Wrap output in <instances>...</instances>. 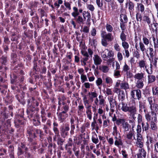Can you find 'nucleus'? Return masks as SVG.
Instances as JSON below:
<instances>
[{"label": "nucleus", "mask_w": 158, "mask_h": 158, "mask_svg": "<svg viewBox=\"0 0 158 158\" xmlns=\"http://www.w3.org/2000/svg\"><path fill=\"white\" fill-rule=\"evenodd\" d=\"M135 6V5L134 3L132 1H131L130 0H129L128 9L131 14V13H133L134 10Z\"/></svg>", "instance_id": "33"}, {"label": "nucleus", "mask_w": 158, "mask_h": 158, "mask_svg": "<svg viewBox=\"0 0 158 158\" xmlns=\"http://www.w3.org/2000/svg\"><path fill=\"white\" fill-rule=\"evenodd\" d=\"M130 94L131 98L134 101L136 99L140 100L142 97L141 91L139 89L132 90L131 91Z\"/></svg>", "instance_id": "13"}, {"label": "nucleus", "mask_w": 158, "mask_h": 158, "mask_svg": "<svg viewBox=\"0 0 158 158\" xmlns=\"http://www.w3.org/2000/svg\"><path fill=\"white\" fill-rule=\"evenodd\" d=\"M4 126L0 128V136L6 135L8 139H10V137H12L14 135L15 129L10 127L11 126L10 119L7 120V123Z\"/></svg>", "instance_id": "4"}, {"label": "nucleus", "mask_w": 158, "mask_h": 158, "mask_svg": "<svg viewBox=\"0 0 158 158\" xmlns=\"http://www.w3.org/2000/svg\"><path fill=\"white\" fill-rule=\"evenodd\" d=\"M148 84H150L155 82L156 80L155 76L153 75H148Z\"/></svg>", "instance_id": "45"}, {"label": "nucleus", "mask_w": 158, "mask_h": 158, "mask_svg": "<svg viewBox=\"0 0 158 158\" xmlns=\"http://www.w3.org/2000/svg\"><path fill=\"white\" fill-rule=\"evenodd\" d=\"M41 41L40 40H35V44L37 48V50L38 52H41L42 48V46L41 45Z\"/></svg>", "instance_id": "43"}, {"label": "nucleus", "mask_w": 158, "mask_h": 158, "mask_svg": "<svg viewBox=\"0 0 158 158\" xmlns=\"http://www.w3.org/2000/svg\"><path fill=\"white\" fill-rule=\"evenodd\" d=\"M74 145V143L73 142L72 138H69L68 139V143L66 145L65 148H67V147H72V146H73Z\"/></svg>", "instance_id": "59"}, {"label": "nucleus", "mask_w": 158, "mask_h": 158, "mask_svg": "<svg viewBox=\"0 0 158 158\" xmlns=\"http://www.w3.org/2000/svg\"><path fill=\"white\" fill-rule=\"evenodd\" d=\"M56 145L55 143H50L49 144L48 146V151L49 153L51 154H52V148L55 149L56 148Z\"/></svg>", "instance_id": "42"}, {"label": "nucleus", "mask_w": 158, "mask_h": 158, "mask_svg": "<svg viewBox=\"0 0 158 158\" xmlns=\"http://www.w3.org/2000/svg\"><path fill=\"white\" fill-rule=\"evenodd\" d=\"M40 72V68L37 64L33 65L32 69L30 71L29 75L32 77L35 74H39Z\"/></svg>", "instance_id": "20"}, {"label": "nucleus", "mask_w": 158, "mask_h": 158, "mask_svg": "<svg viewBox=\"0 0 158 158\" xmlns=\"http://www.w3.org/2000/svg\"><path fill=\"white\" fill-rule=\"evenodd\" d=\"M152 94L155 97L158 96V86H155L152 87Z\"/></svg>", "instance_id": "48"}, {"label": "nucleus", "mask_w": 158, "mask_h": 158, "mask_svg": "<svg viewBox=\"0 0 158 158\" xmlns=\"http://www.w3.org/2000/svg\"><path fill=\"white\" fill-rule=\"evenodd\" d=\"M29 110H26V112L28 118L29 119L33 118L34 116L37 114H38V112L39 111L40 109L38 107L31 106Z\"/></svg>", "instance_id": "12"}, {"label": "nucleus", "mask_w": 158, "mask_h": 158, "mask_svg": "<svg viewBox=\"0 0 158 158\" xmlns=\"http://www.w3.org/2000/svg\"><path fill=\"white\" fill-rule=\"evenodd\" d=\"M120 27L122 30V31H125L126 29V23L123 22V19H121L120 20Z\"/></svg>", "instance_id": "49"}, {"label": "nucleus", "mask_w": 158, "mask_h": 158, "mask_svg": "<svg viewBox=\"0 0 158 158\" xmlns=\"http://www.w3.org/2000/svg\"><path fill=\"white\" fill-rule=\"evenodd\" d=\"M149 50V54L150 56V57L151 59H153L154 56V50L151 47V46H149L148 48L146 51V52L147 54V56H149L148 54L147 53V52Z\"/></svg>", "instance_id": "38"}, {"label": "nucleus", "mask_w": 158, "mask_h": 158, "mask_svg": "<svg viewBox=\"0 0 158 158\" xmlns=\"http://www.w3.org/2000/svg\"><path fill=\"white\" fill-rule=\"evenodd\" d=\"M7 57L6 56L3 55L0 58V63L2 65H6L7 64Z\"/></svg>", "instance_id": "36"}, {"label": "nucleus", "mask_w": 158, "mask_h": 158, "mask_svg": "<svg viewBox=\"0 0 158 158\" xmlns=\"http://www.w3.org/2000/svg\"><path fill=\"white\" fill-rule=\"evenodd\" d=\"M108 67L107 66L105 65H102V66H100L99 69L102 70L104 73H106L108 71Z\"/></svg>", "instance_id": "64"}, {"label": "nucleus", "mask_w": 158, "mask_h": 158, "mask_svg": "<svg viewBox=\"0 0 158 158\" xmlns=\"http://www.w3.org/2000/svg\"><path fill=\"white\" fill-rule=\"evenodd\" d=\"M114 139L116 140L114 142V145L116 146L119 147V146L123 145V143L120 136H119L118 138L117 137H115Z\"/></svg>", "instance_id": "25"}, {"label": "nucleus", "mask_w": 158, "mask_h": 158, "mask_svg": "<svg viewBox=\"0 0 158 158\" xmlns=\"http://www.w3.org/2000/svg\"><path fill=\"white\" fill-rule=\"evenodd\" d=\"M10 82L11 84L17 85L20 86L22 90L25 91L27 89L26 85H22L23 83L24 78L23 76H17L14 73L10 75Z\"/></svg>", "instance_id": "5"}, {"label": "nucleus", "mask_w": 158, "mask_h": 158, "mask_svg": "<svg viewBox=\"0 0 158 158\" xmlns=\"http://www.w3.org/2000/svg\"><path fill=\"white\" fill-rule=\"evenodd\" d=\"M24 116V110L23 109H20L19 110L18 113L15 114V116L14 121H16L17 120V121L19 120L20 122H21V121L25 122Z\"/></svg>", "instance_id": "15"}, {"label": "nucleus", "mask_w": 158, "mask_h": 158, "mask_svg": "<svg viewBox=\"0 0 158 158\" xmlns=\"http://www.w3.org/2000/svg\"><path fill=\"white\" fill-rule=\"evenodd\" d=\"M82 17L84 21H86V24L89 26L91 24V15L88 11H83Z\"/></svg>", "instance_id": "17"}, {"label": "nucleus", "mask_w": 158, "mask_h": 158, "mask_svg": "<svg viewBox=\"0 0 158 158\" xmlns=\"http://www.w3.org/2000/svg\"><path fill=\"white\" fill-rule=\"evenodd\" d=\"M141 124L143 131L148 132L149 129H150V125L148 122H143Z\"/></svg>", "instance_id": "27"}, {"label": "nucleus", "mask_w": 158, "mask_h": 158, "mask_svg": "<svg viewBox=\"0 0 158 158\" xmlns=\"http://www.w3.org/2000/svg\"><path fill=\"white\" fill-rule=\"evenodd\" d=\"M152 39L154 43V48L155 49L158 48V39L157 38H156L154 36L152 37Z\"/></svg>", "instance_id": "57"}, {"label": "nucleus", "mask_w": 158, "mask_h": 158, "mask_svg": "<svg viewBox=\"0 0 158 158\" xmlns=\"http://www.w3.org/2000/svg\"><path fill=\"white\" fill-rule=\"evenodd\" d=\"M89 60L87 57H81L80 62L82 66H85L86 64V62Z\"/></svg>", "instance_id": "51"}, {"label": "nucleus", "mask_w": 158, "mask_h": 158, "mask_svg": "<svg viewBox=\"0 0 158 158\" xmlns=\"http://www.w3.org/2000/svg\"><path fill=\"white\" fill-rule=\"evenodd\" d=\"M55 32H53L52 34V41L54 43H56L57 42L58 40V32L57 29L55 31Z\"/></svg>", "instance_id": "39"}, {"label": "nucleus", "mask_w": 158, "mask_h": 158, "mask_svg": "<svg viewBox=\"0 0 158 158\" xmlns=\"http://www.w3.org/2000/svg\"><path fill=\"white\" fill-rule=\"evenodd\" d=\"M144 44L141 42H140L139 43V48L143 53H144V52H146V50L145 48Z\"/></svg>", "instance_id": "63"}, {"label": "nucleus", "mask_w": 158, "mask_h": 158, "mask_svg": "<svg viewBox=\"0 0 158 158\" xmlns=\"http://www.w3.org/2000/svg\"><path fill=\"white\" fill-rule=\"evenodd\" d=\"M58 106L57 110L60 111L57 112L56 114L58 121L61 123L66 121L68 116L67 113L71 106L70 101L68 97L64 94L58 98Z\"/></svg>", "instance_id": "2"}, {"label": "nucleus", "mask_w": 158, "mask_h": 158, "mask_svg": "<svg viewBox=\"0 0 158 158\" xmlns=\"http://www.w3.org/2000/svg\"><path fill=\"white\" fill-rule=\"evenodd\" d=\"M16 7L15 5H11L8 8L5 10L6 14L8 16H10V13L11 12H13L14 10L15 9Z\"/></svg>", "instance_id": "31"}, {"label": "nucleus", "mask_w": 158, "mask_h": 158, "mask_svg": "<svg viewBox=\"0 0 158 158\" xmlns=\"http://www.w3.org/2000/svg\"><path fill=\"white\" fill-rule=\"evenodd\" d=\"M91 139L93 142L95 144H97L99 142L97 135L95 132L93 133Z\"/></svg>", "instance_id": "47"}, {"label": "nucleus", "mask_w": 158, "mask_h": 158, "mask_svg": "<svg viewBox=\"0 0 158 158\" xmlns=\"http://www.w3.org/2000/svg\"><path fill=\"white\" fill-rule=\"evenodd\" d=\"M134 77L138 80H142L144 78V74L143 73H137L135 75Z\"/></svg>", "instance_id": "50"}, {"label": "nucleus", "mask_w": 158, "mask_h": 158, "mask_svg": "<svg viewBox=\"0 0 158 158\" xmlns=\"http://www.w3.org/2000/svg\"><path fill=\"white\" fill-rule=\"evenodd\" d=\"M44 88L46 89H44L43 90V93L46 95H48V92L50 93L52 88V83L51 81L48 82H45L44 83Z\"/></svg>", "instance_id": "19"}, {"label": "nucleus", "mask_w": 158, "mask_h": 158, "mask_svg": "<svg viewBox=\"0 0 158 158\" xmlns=\"http://www.w3.org/2000/svg\"><path fill=\"white\" fill-rule=\"evenodd\" d=\"M122 126L123 128L124 129V132H127L128 131L131 127V125L127 122H126V121L124 124H123Z\"/></svg>", "instance_id": "41"}, {"label": "nucleus", "mask_w": 158, "mask_h": 158, "mask_svg": "<svg viewBox=\"0 0 158 158\" xmlns=\"http://www.w3.org/2000/svg\"><path fill=\"white\" fill-rule=\"evenodd\" d=\"M27 110H29L31 106L38 107L40 103V99H36L34 97L29 96L27 101Z\"/></svg>", "instance_id": "9"}, {"label": "nucleus", "mask_w": 158, "mask_h": 158, "mask_svg": "<svg viewBox=\"0 0 158 158\" xmlns=\"http://www.w3.org/2000/svg\"><path fill=\"white\" fill-rule=\"evenodd\" d=\"M70 130L69 125L66 124L62 126L60 128V134L61 136L65 137L69 134V131Z\"/></svg>", "instance_id": "16"}, {"label": "nucleus", "mask_w": 158, "mask_h": 158, "mask_svg": "<svg viewBox=\"0 0 158 158\" xmlns=\"http://www.w3.org/2000/svg\"><path fill=\"white\" fill-rule=\"evenodd\" d=\"M126 120L123 118H118L115 122L116 124L118 125H120V124L122 126L123 124L125 122Z\"/></svg>", "instance_id": "55"}, {"label": "nucleus", "mask_w": 158, "mask_h": 158, "mask_svg": "<svg viewBox=\"0 0 158 158\" xmlns=\"http://www.w3.org/2000/svg\"><path fill=\"white\" fill-rule=\"evenodd\" d=\"M52 52L55 57H57L58 55V48L56 44L54 45L53 48L52 50Z\"/></svg>", "instance_id": "46"}, {"label": "nucleus", "mask_w": 158, "mask_h": 158, "mask_svg": "<svg viewBox=\"0 0 158 158\" xmlns=\"http://www.w3.org/2000/svg\"><path fill=\"white\" fill-rule=\"evenodd\" d=\"M151 113L148 114L145 118L148 122H157V117L156 113H154L152 112H150Z\"/></svg>", "instance_id": "21"}, {"label": "nucleus", "mask_w": 158, "mask_h": 158, "mask_svg": "<svg viewBox=\"0 0 158 158\" xmlns=\"http://www.w3.org/2000/svg\"><path fill=\"white\" fill-rule=\"evenodd\" d=\"M157 121L154 122L150 123L151 129L152 131H156L157 129Z\"/></svg>", "instance_id": "44"}, {"label": "nucleus", "mask_w": 158, "mask_h": 158, "mask_svg": "<svg viewBox=\"0 0 158 158\" xmlns=\"http://www.w3.org/2000/svg\"><path fill=\"white\" fill-rule=\"evenodd\" d=\"M151 37H146L144 36L143 37V43L145 45L148 46L150 43L151 44V41H150Z\"/></svg>", "instance_id": "35"}, {"label": "nucleus", "mask_w": 158, "mask_h": 158, "mask_svg": "<svg viewBox=\"0 0 158 158\" xmlns=\"http://www.w3.org/2000/svg\"><path fill=\"white\" fill-rule=\"evenodd\" d=\"M37 87L38 86H36V85H34L33 87L29 86L28 92L31 95V96H33L35 97V96H38L39 95V92L37 89ZM27 94L29 96L28 93H27ZM29 96H28V97Z\"/></svg>", "instance_id": "18"}, {"label": "nucleus", "mask_w": 158, "mask_h": 158, "mask_svg": "<svg viewBox=\"0 0 158 158\" xmlns=\"http://www.w3.org/2000/svg\"><path fill=\"white\" fill-rule=\"evenodd\" d=\"M150 109L151 110V112L154 113H156L158 112V104L156 103L154 104L151 106H150Z\"/></svg>", "instance_id": "34"}, {"label": "nucleus", "mask_w": 158, "mask_h": 158, "mask_svg": "<svg viewBox=\"0 0 158 158\" xmlns=\"http://www.w3.org/2000/svg\"><path fill=\"white\" fill-rule=\"evenodd\" d=\"M59 79H54L55 81L54 85L56 86V85L61 84L64 82V75H61L58 77Z\"/></svg>", "instance_id": "32"}, {"label": "nucleus", "mask_w": 158, "mask_h": 158, "mask_svg": "<svg viewBox=\"0 0 158 158\" xmlns=\"http://www.w3.org/2000/svg\"><path fill=\"white\" fill-rule=\"evenodd\" d=\"M129 85L128 83L125 81L121 83L120 84V89H123L125 90L126 92H127V90L129 89Z\"/></svg>", "instance_id": "40"}, {"label": "nucleus", "mask_w": 158, "mask_h": 158, "mask_svg": "<svg viewBox=\"0 0 158 158\" xmlns=\"http://www.w3.org/2000/svg\"><path fill=\"white\" fill-rule=\"evenodd\" d=\"M7 150L3 148L2 147L0 146V156H3L7 154Z\"/></svg>", "instance_id": "58"}, {"label": "nucleus", "mask_w": 158, "mask_h": 158, "mask_svg": "<svg viewBox=\"0 0 158 158\" xmlns=\"http://www.w3.org/2000/svg\"><path fill=\"white\" fill-rule=\"evenodd\" d=\"M147 140L146 142V144L147 147L149 146L150 143L151 144V145H153L154 143V138L152 135H147Z\"/></svg>", "instance_id": "30"}, {"label": "nucleus", "mask_w": 158, "mask_h": 158, "mask_svg": "<svg viewBox=\"0 0 158 158\" xmlns=\"http://www.w3.org/2000/svg\"><path fill=\"white\" fill-rule=\"evenodd\" d=\"M31 21L33 23L35 28L37 27L38 28V25L39 23V18L37 15H36L32 18Z\"/></svg>", "instance_id": "29"}, {"label": "nucleus", "mask_w": 158, "mask_h": 158, "mask_svg": "<svg viewBox=\"0 0 158 158\" xmlns=\"http://www.w3.org/2000/svg\"><path fill=\"white\" fill-rule=\"evenodd\" d=\"M122 105L121 109L124 112H128L130 114H133L136 113L137 108L135 102L133 103H129L127 104L124 102H121Z\"/></svg>", "instance_id": "6"}, {"label": "nucleus", "mask_w": 158, "mask_h": 158, "mask_svg": "<svg viewBox=\"0 0 158 158\" xmlns=\"http://www.w3.org/2000/svg\"><path fill=\"white\" fill-rule=\"evenodd\" d=\"M146 61L144 60H141L139 61L138 64L140 68H146Z\"/></svg>", "instance_id": "52"}, {"label": "nucleus", "mask_w": 158, "mask_h": 158, "mask_svg": "<svg viewBox=\"0 0 158 158\" xmlns=\"http://www.w3.org/2000/svg\"><path fill=\"white\" fill-rule=\"evenodd\" d=\"M73 10L74 11L71 13L72 15L74 18V19L76 22L79 24H84V21L82 17L80 15L78 8L76 7H73Z\"/></svg>", "instance_id": "8"}, {"label": "nucleus", "mask_w": 158, "mask_h": 158, "mask_svg": "<svg viewBox=\"0 0 158 158\" xmlns=\"http://www.w3.org/2000/svg\"><path fill=\"white\" fill-rule=\"evenodd\" d=\"M93 60L94 64L96 66L101 64L102 61L101 58L98 54L94 55Z\"/></svg>", "instance_id": "26"}, {"label": "nucleus", "mask_w": 158, "mask_h": 158, "mask_svg": "<svg viewBox=\"0 0 158 158\" xmlns=\"http://www.w3.org/2000/svg\"><path fill=\"white\" fill-rule=\"evenodd\" d=\"M29 20V18L27 17H25V16H23V18L21 21V25H27V22Z\"/></svg>", "instance_id": "53"}, {"label": "nucleus", "mask_w": 158, "mask_h": 158, "mask_svg": "<svg viewBox=\"0 0 158 158\" xmlns=\"http://www.w3.org/2000/svg\"><path fill=\"white\" fill-rule=\"evenodd\" d=\"M118 98H120L122 101H123L125 98V94L124 91L122 90L118 95Z\"/></svg>", "instance_id": "62"}, {"label": "nucleus", "mask_w": 158, "mask_h": 158, "mask_svg": "<svg viewBox=\"0 0 158 158\" xmlns=\"http://www.w3.org/2000/svg\"><path fill=\"white\" fill-rule=\"evenodd\" d=\"M137 141L136 142L137 146L138 147L142 148L143 146V138L141 134H137Z\"/></svg>", "instance_id": "22"}, {"label": "nucleus", "mask_w": 158, "mask_h": 158, "mask_svg": "<svg viewBox=\"0 0 158 158\" xmlns=\"http://www.w3.org/2000/svg\"><path fill=\"white\" fill-rule=\"evenodd\" d=\"M9 37L11 41L15 42L17 43H18L19 35L15 32H12L9 35Z\"/></svg>", "instance_id": "24"}, {"label": "nucleus", "mask_w": 158, "mask_h": 158, "mask_svg": "<svg viewBox=\"0 0 158 158\" xmlns=\"http://www.w3.org/2000/svg\"><path fill=\"white\" fill-rule=\"evenodd\" d=\"M26 134L29 142L28 144L29 148L26 146V142H21L17 148L18 158H32V155L29 152V149L32 153H35L36 150L39 148L37 138L39 137L40 140L42 141L44 138V134L42 130L31 126L27 127Z\"/></svg>", "instance_id": "1"}, {"label": "nucleus", "mask_w": 158, "mask_h": 158, "mask_svg": "<svg viewBox=\"0 0 158 158\" xmlns=\"http://www.w3.org/2000/svg\"><path fill=\"white\" fill-rule=\"evenodd\" d=\"M120 37L122 41L126 40L127 35L125 34V31H122Z\"/></svg>", "instance_id": "61"}, {"label": "nucleus", "mask_w": 158, "mask_h": 158, "mask_svg": "<svg viewBox=\"0 0 158 158\" xmlns=\"http://www.w3.org/2000/svg\"><path fill=\"white\" fill-rule=\"evenodd\" d=\"M25 96V93L22 91L21 92L16 93L15 96L18 101L23 106H24L26 104Z\"/></svg>", "instance_id": "14"}, {"label": "nucleus", "mask_w": 158, "mask_h": 158, "mask_svg": "<svg viewBox=\"0 0 158 158\" xmlns=\"http://www.w3.org/2000/svg\"><path fill=\"white\" fill-rule=\"evenodd\" d=\"M144 85L143 81L138 80L137 82L136 86L138 88V89H142Z\"/></svg>", "instance_id": "54"}, {"label": "nucleus", "mask_w": 158, "mask_h": 158, "mask_svg": "<svg viewBox=\"0 0 158 158\" xmlns=\"http://www.w3.org/2000/svg\"><path fill=\"white\" fill-rule=\"evenodd\" d=\"M58 127L59 124L58 123L54 121L53 123L52 130L55 134H59V130Z\"/></svg>", "instance_id": "28"}, {"label": "nucleus", "mask_w": 158, "mask_h": 158, "mask_svg": "<svg viewBox=\"0 0 158 158\" xmlns=\"http://www.w3.org/2000/svg\"><path fill=\"white\" fill-rule=\"evenodd\" d=\"M9 113L7 112V108L4 107L2 111H0V128L4 126L7 123L6 119L8 118Z\"/></svg>", "instance_id": "7"}, {"label": "nucleus", "mask_w": 158, "mask_h": 158, "mask_svg": "<svg viewBox=\"0 0 158 158\" xmlns=\"http://www.w3.org/2000/svg\"><path fill=\"white\" fill-rule=\"evenodd\" d=\"M15 126L17 129V131L18 134L23 135L24 131V126L26 124V122L21 121V122L18 120L14 121Z\"/></svg>", "instance_id": "10"}, {"label": "nucleus", "mask_w": 158, "mask_h": 158, "mask_svg": "<svg viewBox=\"0 0 158 158\" xmlns=\"http://www.w3.org/2000/svg\"><path fill=\"white\" fill-rule=\"evenodd\" d=\"M84 109V107L82 104H80L78 106L77 113L79 114H81Z\"/></svg>", "instance_id": "60"}, {"label": "nucleus", "mask_w": 158, "mask_h": 158, "mask_svg": "<svg viewBox=\"0 0 158 158\" xmlns=\"http://www.w3.org/2000/svg\"><path fill=\"white\" fill-rule=\"evenodd\" d=\"M57 144L59 145L60 149L61 150H63L62 145L64 142V140L60 137H59L57 140Z\"/></svg>", "instance_id": "37"}, {"label": "nucleus", "mask_w": 158, "mask_h": 158, "mask_svg": "<svg viewBox=\"0 0 158 158\" xmlns=\"http://www.w3.org/2000/svg\"><path fill=\"white\" fill-rule=\"evenodd\" d=\"M106 28L107 31L110 32L107 33L105 30H102L101 31V35L102 37L101 44L102 45L106 47L108 44L107 42H111L114 39L113 36L111 33L113 30L112 26L109 24H106Z\"/></svg>", "instance_id": "3"}, {"label": "nucleus", "mask_w": 158, "mask_h": 158, "mask_svg": "<svg viewBox=\"0 0 158 158\" xmlns=\"http://www.w3.org/2000/svg\"><path fill=\"white\" fill-rule=\"evenodd\" d=\"M33 31L28 29V30L24 31L22 33V39L28 44H30V40L33 38Z\"/></svg>", "instance_id": "11"}, {"label": "nucleus", "mask_w": 158, "mask_h": 158, "mask_svg": "<svg viewBox=\"0 0 158 158\" xmlns=\"http://www.w3.org/2000/svg\"><path fill=\"white\" fill-rule=\"evenodd\" d=\"M34 118L33 119V124L35 126H38L41 125V122L40 121V117L39 114H36L34 117Z\"/></svg>", "instance_id": "23"}, {"label": "nucleus", "mask_w": 158, "mask_h": 158, "mask_svg": "<svg viewBox=\"0 0 158 158\" xmlns=\"http://www.w3.org/2000/svg\"><path fill=\"white\" fill-rule=\"evenodd\" d=\"M109 102L111 108H114L117 105L116 101L112 98H110Z\"/></svg>", "instance_id": "56"}]
</instances>
